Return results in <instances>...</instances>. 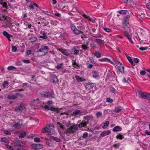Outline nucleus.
I'll return each instance as SVG.
<instances>
[{
  "mask_svg": "<svg viewBox=\"0 0 150 150\" xmlns=\"http://www.w3.org/2000/svg\"><path fill=\"white\" fill-rule=\"evenodd\" d=\"M25 142L19 140H17L13 143H11L12 146L13 150H25V148L23 147L25 144Z\"/></svg>",
  "mask_w": 150,
  "mask_h": 150,
  "instance_id": "nucleus-1",
  "label": "nucleus"
},
{
  "mask_svg": "<svg viewBox=\"0 0 150 150\" xmlns=\"http://www.w3.org/2000/svg\"><path fill=\"white\" fill-rule=\"evenodd\" d=\"M91 118L92 119L93 117L91 115H87L86 116H84L83 117V119L86 121H82L80 123L78 124V127L79 128H81L83 127H85L86 126L87 124L89 123V120Z\"/></svg>",
  "mask_w": 150,
  "mask_h": 150,
  "instance_id": "nucleus-2",
  "label": "nucleus"
},
{
  "mask_svg": "<svg viewBox=\"0 0 150 150\" xmlns=\"http://www.w3.org/2000/svg\"><path fill=\"white\" fill-rule=\"evenodd\" d=\"M138 93L139 97L144 99H149L150 98V94L146 92H143L141 91H138Z\"/></svg>",
  "mask_w": 150,
  "mask_h": 150,
  "instance_id": "nucleus-3",
  "label": "nucleus"
},
{
  "mask_svg": "<svg viewBox=\"0 0 150 150\" xmlns=\"http://www.w3.org/2000/svg\"><path fill=\"white\" fill-rule=\"evenodd\" d=\"M49 48L47 46H43L42 48L37 50V52H41L42 54V56L45 55L48 52Z\"/></svg>",
  "mask_w": 150,
  "mask_h": 150,
  "instance_id": "nucleus-4",
  "label": "nucleus"
},
{
  "mask_svg": "<svg viewBox=\"0 0 150 150\" xmlns=\"http://www.w3.org/2000/svg\"><path fill=\"white\" fill-rule=\"evenodd\" d=\"M71 30L75 34L78 35L81 33L82 34L83 33V32L79 30L73 24H71Z\"/></svg>",
  "mask_w": 150,
  "mask_h": 150,
  "instance_id": "nucleus-5",
  "label": "nucleus"
},
{
  "mask_svg": "<svg viewBox=\"0 0 150 150\" xmlns=\"http://www.w3.org/2000/svg\"><path fill=\"white\" fill-rule=\"evenodd\" d=\"M106 72L107 73L106 80H109L110 81L113 80L115 76L112 75V72L109 70L108 71H107Z\"/></svg>",
  "mask_w": 150,
  "mask_h": 150,
  "instance_id": "nucleus-6",
  "label": "nucleus"
},
{
  "mask_svg": "<svg viewBox=\"0 0 150 150\" xmlns=\"http://www.w3.org/2000/svg\"><path fill=\"white\" fill-rule=\"evenodd\" d=\"M58 50L61 52L63 54L67 56H70L71 55L70 52L67 49L59 48Z\"/></svg>",
  "mask_w": 150,
  "mask_h": 150,
  "instance_id": "nucleus-7",
  "label": "nucleus"
},
{
  "mask_svg": "<svg viewBox=\"0 0 150 150\" xmlns=\"http://www.w3.org/2000/svg\"><path fill=\"white\" fill-rule=\"evenodd\" d=\"M31 146L32 148L35 150L40 149L43 147V145L40 144H34L32 145Z\"/></svg>",
  "mask_w": 150,
  "mask_h": 150,
  "instance_id": "nucleus-8",
  "label": "nucleus"
},
{
  "mask_svg": "<svg viewBox=\"0 0 150 150\" xmlns=\"http://www.w3.org/2000/svg\"><path fill=\"white\" fill-rule=\"evenodd\" d=\"M24 108V105L21 104L19 106L16 107L15 108V111L16 112H21Z\"/></svg>",
  "mask_w": 150,
  "mask_h": 150,
  "instance_id": "nucleus-9",
  "label": "nucleus"
},
{
  "mask_svg": "<svg viewBox=\"0 0 150 150\" xmlns=\"http://www.w3.org/2000/svg\"><path fill=\"white\" fill-rule=\"evenodd\" d=\"M20 96L18 93H16L15 95H9L8 96L7 98L8 99H15L18 98V96Z\"/></svg>",
  "mask_w": 150,
  "mask_h": 150,
  "instance_id": "nucleus-10",
  "label": "nucleus"
},
{
  "mask_svg": "<svg viewBox=\"0 0 150 150\" xmlns=\"http://www.w3.org/2000/svg\"><path fill=\"white\" fill-rule=\"evenodd\" d=\"M111 133L110 130H108L103 132L100 134V136L103 137L106 135L110 134Z\"/></svg>",
  "mask_w": 150,
  "mask_h": 150,
  "instance_id": "nucleus-11",
  "label": "nucleus"
},
{
  "mask_svg": "<svg viewBox=\"0 0 150 150\" xmlns=\"http://www.w3.org/2000/svg\"><path fill=\"white\" fill-rule=\"evenodd\" d=\"M74 131L73 130L72 128V127L71 126L68 128H67L66 130L64 132V133L65 134H67L68 133H74Z\"/></svg>",
  "mask_w": 150,
  "mask_h": 150,
  "instance_id": "nucleus-12",
  "label": "nucleus"
},
{
  "mask_svg": "<svg viewBox=\"0 0 150 150\" xmlns=\"http://www.w3.org/2000/svg\"><path fill=\"white\" fill-rule=\"evenodd\" d=\"M51 81L53 82H57L58 81L57 77L54 75H52L51 76Z\"/></svg>",
  "mask_w": 150,
  "mask_h": 150,
  "instance_id": "nucleus-13",
  "label": "nucleus"
},
{
  "mask_svg": "<svg viewBox=\"0 0 150 150\" xmlns=\"http://www.w3.org/2000/svg\"><path fill=\"white\" fill-rule=\"evenodd\" d=\"M99 61L100 62H107L109 63H110L111 64L114 65L113 62H112L110 59L107 58H104L102 59H99Z\"/></svg>",
  "mask_w": 150,
  "mask_h": 150,
  "instance_id": "nucleus-14",
  "label": "nucleus"
},
{
  "mask_svg": "<svg viewBox=\"0 0 150 150\" xmlns=\"http://www.w3.org/2000/svg\"><path fill=\"white\" fill-rule=\"evenodd\" d=\"M81 113V112L79 110L76 109L72 113V116H75L79 115Z\"/></svg>",
  "mask_w": 150,
  "mask_h": 150,
  "instance_id": "nucleus-15",
  "label": "nucleus"
},
{
  "mask_svg": "<svg viewBox=\"0 0 150 150\" xmlns=\"http://www.w3.org/2000/svg\"><path fill=\"white\" fill-rule=\"evenodd\" d=\"M122 130V128L119 126H117L113 129L112 130L114 132H118L121 131Z\"/></svg>",
  "mask_w": 150,
  "mask_h": 150,
  "instance_id": "nucleus-16",
  "label": "nucleus"
},
{
  "mask_svg": "<svg viewBox=\"0 0 150 150\" xmlns=\"http://www.w3.org/2000/svg\"><path fill=\"white\" fill-rule=\"evenodd\" d=\"M50 138L51 139H53L54 141L57 142H61L60 139V138H58L56 137L51 136L50 137Z\"/></svg>",
  "mask_w": 150,
  "mask_h": 150,
  "instance_id": "nucleus-17",
  "label": "nucleus"
},
{
  "mask_svg": "<svg viewBox=\"0 0 150 150\" xmlns=\"http://www.w3.org/2000/svg\"><path fill=\"white\" fill-rule=\"evenodd\" d=\"M128 24L126 23H123V28L126 30H129V32L130 33L131 30L130 28L128 26Z\"/></svg>",
  "mask_w": 150,
  "mask_h": 150,
  "instance_id": "nucleus-18",
  "label": "nucleus"
},
{
  "mask_svg": "<svg viewBox=\"0 0 150 150\" xmlns=\"http://www.w3.org/2000/svg\"><path fill=\"white\" fill-rule=\"evenodd\" d=\"M55 96V94L53 92L50 93V92H47V97L49 98L51 97L52 98H54Z\"/></svg>",
  "mask_w": 150,
  "mask_h": 150,
  "instance_id": "nucleus-19",
  "label": "nucleus"
},
{
  "mask_svg": "<svg viewBox=\"0 0 150 150\" xmlns=\"http://www.w3.org/2000/svg\"><path fill=\"white\" fill-rule=\"evenodd\" d=\"M75 78L78 82L83 81H85V79H83L81 77L78 76H76Z\"/></svg>",
  "mask_w": 150,
  "mask_h": 150,
  "instance_id": "nucleus-20",
  "label": "nucleus"
},
{
  "mask_svg": "<svg viewBox=\"0 0 150 150\" xmlns=\"http://www.w3.org/2000/svg\"><path fill=\"white\" fill-rule=\"evenodd\" d=\"M1 142H4L7 144H9V142L7 139L6 137L2 138L1 139Z\"/></svg>",
  "mask_w": 150,
  "mask_h": 150,
  "instance_id": "nucleus-21",
  "label": "nucleus"
},
{
  "mask_svg": "<svg viewBox=\"0 0 150 150\" xmlns=\"http://www.w3.org/2000/svg\"><path fill=\"white\" fill-rule=\"evenodd\" d=\"M24 24L26 26V28H25V29H26L28 28H29L30 29H31V27L32 26L31 25L28 23V22L26 21H25L24 23Z\"/></svg>",
  "mask_w": 150,
  "mask_h": 150,
  "instance_id": "nucleus-22",
  "label": "nucleus"
},
{
  "mask_svg": "<svg viewBox=\"0 0 150 150\" xmlns=\"http://www.w3.org/2000/svg\"><path fill=\"white\" fill-rule=\"evenodd\" d=\"M130 17V16L128 15L126 16L125 18V20L123 23L129 24V19Z\"/></svg>",
  "mask_w": 150,
  "mask_h": 150,
  "instance_id": "nucleus-23",
  "label": "nucleus"
},
{
  "mask_svg": "<svg viewBox=\"0 0 150 150\" xmlns=\"http://www.w3.org/2000/svg\"><path fill=\"white\" fill-rule=\"evenodd\" d=\"M20 122V121H19L18 122L15 123L14 125H13V126L16 128L20 127L22 124V123H21Z\"/></svg>",
  "mask_w": 150,
  "mask_h": 150,
  "instance_id": "nucleus-24",
  "label": "nucleus"
},
{
  "mask_svg": "<svg viewBox=\"0 0 150 150\" xmlns=\"http://www.w3.org/2000/svg\"><path fill=\"white\" fill-rule=\"evenodd\" d=\"M47 133L49 134H52L53 133H54V130L53 129H52L50 130V129L48 128Z\"/></svg>",
  "mask_w": 150,
  "mask_h": 150,
  "instance_id": "nucleus-25",
  "label": "nucleus"
},
{
  "mask_svg": "<svg viewBox=\"0 0 150 150\" xmlns=\"http://www.w3.org/2000/svg\"><path fill=\"white\" fill-rule=\"evenodd\" d=\"M93 73L94 74L93 76V77L94 78H96L99 76L98 73V72L95 71H93Z\"/></svg>",
  "mask_w": 150,
  "mask_h": 150,
  "instance_id": "nucleus-26",
  "label": "nucleus"
},
{
  "mask_svg": "<svg viewBox=\"0 0 150 150\" xmlns=\"http://www.w3.org/2000/svg\"><path fill=\"white\" fill-rule=\"evenodd\" d=\"M46 143L47 145L49 146H52V141L50 139H47L46 141Z\"/></svg>",
  "mask_w": 150,
  "mask_h": 150,
  "instance_id": "nucleus-27",
  "label": "nucleus"
},
{
  "mask_svg": "<svg viewBox=\"0 0 150 150\" xmlns=\"http://www.w3.org/2000/svg\"><path fill=\"white\" fill-rule=\"evenodd\" d=\"M3 34L6 36V38L8 37V36H11V37H12V36L11 35H10L9 34H8L7 32L5 31H4L3 32Z\"/></svg>",
  "mask_w": 150,
  "mask_h": 150,
  "instance_id": "nucleus-28",
  "label": "nucleus"
},
{
  "mask_svg": "<svg viewBox=\"0 0 150 150\" xmlns=\"http://www.w3.org/2000/svg\"><path fill=\"white\" fill-rule=\"evenodd\" d=\"M72 65L76 66V68L77 69H78L79 68V65L78 64L76 63V62L74 60H73L72 61Z\"/></svg>",
  "mask_w": 150,
  "mask_h": 150,
  "instance_id": "nucleus-29",
  "label": "nucleus"
},
{
  "mask_svg": "<svg viewBox=\"0 0 150 150\" xmlns=\"http://www.w3.org/2000/svg\"><path fill=\"white\" fill-rule=\"evenodd\" d=\"M94 55L98 58L100 57L101 56V54L98 52H96L94 54Z\"/></svg>",
  "mask_w": 150,
  "mask_h": 150,
  "instance_id": "nucleus-30",
  "label": "nucleus"
},
{
  "mask_svg": "<svg viewBox=\"0 0 150 150\" xmlns=\"http://www.w3.org/2000/svg\"><path fill=\"white\" fill-rule=\"evenodd\" d=\"M26 135L25 132H22L19 136V137L20 138H22L25 137Z\"/></svg>",
  "mask_w": 150,
  "mask_h": 150,
  "instance_id": "nucleus-31",
  "label": "nucleus"
},
{
  "mask_svg": "<svg viewBox=\"0 0 150 150\" xmlns=\"http://www.w3.org/2000/svg\"><path fill=\"white\" fill-rule=\"evenodd\" d=\"M40 38L44 39H46L47 38V36L45 33H43L42 34V36H40Z\"/></svg>",
  "mask_w": 150,
  "mask_h": 150,
  "instance_id": "nucleus-32",
  "label": "nucleus"
},
{
  "mask_svg": "<svg viewBox=\"0 0 150 150\" xmlns=\"http://www.w3.org/2000/svg\"><path fill=\"white\" fill-rule=\"evenodd\" d=\"M96 42L98 43V45H100V43H104V40H103L101 39H96Z\"/></svg>",
  "mask_w": 150,
  "mask_h": 150,
  "instance_id": "nucleus-33",
  "label": "nucleus"
},
{
  "mask_svg": "<svg viewBox=\"0 0 150 150\" xmlns=\"http://www.w3.org/2000/svg\"><path fill=\"white\" fill-rule=\"evenodd\" d=\"M118 69L120 72L122 73H124V67L123 65L120 67H118Z\"/></svg>",
  "mask_w": 150,
  "mask_h": 150,
  "instance_id": "nucleus-34",
  "label": "nucleus"
},
{
  "mask_svg": "<svg viewBox=\"0 0 150 150\" xmlns=\"http://www.w3.org/2000/svg\"><path fill=\"white\" fill-rule=\"evenodd\" d=\"M109 122L108 121H106L104 124V125L103 126L102 128L103 129H105L108 126L109 124Z\"/></svg>",
  "mask_w": 150,
  "mask_h": 150,
  "instance_id": "nucleus-35",
  "label": "nucleus"
},
{
  "mask_svg": "<svg viewBox=\"0 0 150 150\" xmlns=\"http://www.w3.org/2000/svg\"><path fill=\"white\" fill-rule=\"evenodd\" d=\"M110 91L113 93L114 95H115L116 90L113 87H111L110 88Z\"/></svg>",
  "mask_w": 150,
  "mask_h": 150,
  "instance_id": "nucleus-36",
  "label": "nucleus"
},
{
  "mask_svg": "<svg viewBox=\"0 0 150 150\" xmlns=\"http://www.w3.org/2000/svg\"><path fill=\"white\" fill-rule=\"evenodd\" d=\"M50 109L51 111H53L55 112V111H57V112H58L59 111L58 110L57 108H56L52 107H50Z\"/></svg>",
  "mask_w": 150,
  "mask_h": 150,
  "instance_id": "nucleus-37",
  "label": "nucleus"
},
{
  "mask_svg": "<svg viewBox=\"0 0 150 150\" xmlns=\"http://www.w3.org/2000/svg\"><path fill=\"white\" fill-rule=\"evenodd\" d=\"M29 40L31 42H35L37 40V38L33 37L30 38Z\"/></svg>",
  "mask_w": 150,
  "mask_h": 150,
  "instance_id": "nucleus-38",
  "label": "nucleus"
},
{
  "mask_svg": "<svg viewBox=\"0 0 150 150\" xmlns=\"http://www.w3.org/2000/svg\"><path fill=\"white\" fill-rule=\"evenodd\" d=\"M78 125H72V126H71L72 127V128L73 129V130H76L78 129Z\"/></svg>",
  "mask_w": 150,
  "mask_h": 150,
  "instance_id": "nucleus-39",
  "label": "nucleus"
},
{
  "mask_svg": "<svg viewBox=\"0 0 150 150\" xmlns=\"http://www.w3.org/2000/svg\"><path fill=\"white\" fill-rule=\"evenodd\" d=\"M116 138L118 139H122L124 138V137L123 135L120 134H118L117 135Z\"/></svg>",
  "mask_w": 150,
  "mask_h": 150,
  "instance_id": "nucleus-40",
  "label": "nucleus"
},
{
  "mask_svg": "<svg viewBox=\"0 0 150 150\" xmlns=\"http://www.w3.org/2000/svg\"><path fill=\"white\" fill-rule=\"evenodd\" d=\"M120 145V143H118L115 144H113L112 146L115 148L118 149L119 148Z\"/></svg>",
  "mask_w": 150,
  "mask_h": 150,
  "instance_id": "nucleus-41",
  "label": "nucleus"
},
{
  "mask_svg": "<svg viewBox=\"0 0 150 150\" xmlns=\"http://www.w3.org/2000/svg\"><path fill=\"white\" fill-rule=\"evenodd\" d=\"M83 16L85 17L86 18L89 20V21H92V20L93 19L91 18L89 16H87L85 14H83Z\"/></svg>",
  "mask_w": 150,
  "mask_h": 150,
  "instance_id": "nucleus-42",
  "label": "nucleus"
},
{
  "mask_svg": "<svg viewBox=\"0 0 150 150\" xmlns=\"http://www.w3.org/2000/svg\"><path fill=\"white\" fill-rule=\"evenodd\" d=\"M124 33L125 35V36L127 38H129V37H130V35L129 33L127 31H125Z\"/></svg>",
  "mask_w": 150,
  "mask_h": 150,
  "instance_id": "nucleus-43",
  "label": "nucleus"
},
{
  "mask_svg": "<svg viewBox=\"0 0 150 150\" xmlns=\"http://www.w3.org/2000/svg\"><path fill=\"white\" fill-rule=\"evenodd\" d=\"M63 63H61V64H58L57 66L56 67V68L57 69H59L60 68H61L62 66L63 65Z\"/></svg>",
  "mask_w": 150,
  "mask_h": 150,
  "instance_id": "nucleus-44",
  "label": "nucleus"
},
{
  "mask_svg": "<svg viewBox=\"0 0 150 150\" xmlns=\"http://www.w3.org/2000/svg\"><path fill=\"white\" fill-rule=\"evenodd\" d=\"M7 16L5 15H3L2 17H0V20L2 21H4L6 19Z\"/></svg>",
  "mask_w": 150,
  "mask_h": 150,
  "instance_id": "nucleus-45",
  "label": "nucleus"
},
{
  "mask_svg": "<svg viewBox=\"0 0 150 150\" xmlns=\"http://www.w3.org/2000/svg\"><path fill=\"white\" fill-rule=\"evenodd\" d=\"M115 64L118 67H121L123 65L122 64L119 62H116Z\"/></svg>",
  "mask_w": 150,
  "mask_h": 150,
  "instance_id": "nucleus-46",
  "label": "nucleus"
},
{
  "mask_svg": "<svg viewBox=\"0 0 150 150\" xmlns=\"http://www.w3.org/2000/svg\"><path fill=\"white\" fill-rule=\"evenodd\" d=\"M8 84V82L7 81H5L3 84V87L5 88L7 87Z\"/></svg>",
  "mask_w": 150,
  "mask_h": 150,
  "instance_id": "nucleus-47",
  "label": "nucleus"
},
{
  "mask_svg": "<svg viewBox=\"0 0 150 150\" xmlns=\"http://www.w3.org/2000/svg\"><path fill=\"white\" fill-rule=\"evenodd\" d=\"M127 12V10H122L120 11L119 13L120 14H124L126 13Z\"/></svg>",
  "mask_w": 150,
  "mask_h": 150,
  "instance_id": "nucleus-48",
  "label": "nucleus"
},
{
  "mask_svg": "<svg viewBox=\"0 0 150 150\" xmlns=\"http://www.w3.org/2000/svg\"><path fill=\"white\" fill-rule=\"evenodd\" d=\"M42 12L43 13H44L45 14H47V15H48L49 16H52L51 13L48 11H42Z\"/></svg>",
  "mask_w": 150,
  "mask_h": 150,
  "instance_id": "nucleus-49",
  "label": "nucleus"
},
{
  "mask_svg": "<svg viewBox=\"0 0 150 150\" xmlns=\"http://www.w3.org/2000/svg\"><path fill=\"white\" fill-rule=\"evenodd\" d=\"M97 117L98 118L101 117L102 115V113L101 112H98L96 114Z\"/></svg>",
  "mask_w": 150,
  "mask_h": 150,
  "instance_id": "nucleus-50",
  "label": "nucleus"
},
{
  "mask_svg": "<svg viewBox=\"0 0 150 150\" xmlns=\"http://www.w3.org/2000/svg\"><path fill=\"white\" fill-rule=\"evenodd\" d=\"M7 69L8 70L10 71L11 70L16 69V68L13 66H10L8 67Z\"/></svg>",
  "mask_w": 150,
  "mask_h": 150,
  "instance_id": "nucleus-51",
  "label": "nucleus"
},
{
  "mask_svg": "<svg viewBox=\"0 0 150 150\" xmlns=\"http://www.w3.org/2000/svg\"><path fill=\"white\" fill-rule=\"evenodd\" d=\"M71 125L70 121H68L66 123V125L67 127H69Z\"/></svg>",
  "mask_w": 150,
  "mask_h": 150,
  "instance_id": "nucleus-52",
  "label": "nucleus"
},
{
  "mask_svg": "<svg viewBox=\"0 0 150 150\" xmlns=\"http://www.w3.org/2000/svg\"><path fill=\"white\" fill-rule=\"evenodd\" d=\"M47 129H48V127H45L42 129V132L43 133H45L47 132Z\"/></svg>",
  "mask_w": 150,
  "mask_h": 150,
  "instance_id": "nucleus-53",
  "label": "nucleus"
},
{
  "mask_svg": "<svg viewBox=\"0 0 150 150\" xmlns=\"http://www.w3.org/2000/svg\"><path fill=\"white\" fill-rule=\"evenodd\" d=\"M79 30L81 31L83 28V27L82 25L77 26L76 28Z\"/></svg>",
  "mask_w": 150,
  "mask_h": 150,
  "instance_id": "nucleus-54",
  "label": "nucleus"
},
{
  "mask_svg": "<svg viewBox=\"0 0 150 150\" xmlns=\"http://www.w3.org/2000/svg\"><path fill=\"white\" fill-rule=\"evenodd\" d=\"M81 46L83 49L84 50H87L88 49V47L86 45H82Z\"/></svg>",
  "mask_w": 150,
  "mask_h": 150,
  "instance_id": "nucleus-55",
  "label": "nucleus"
},
{
  "mask_svg": "<svg viewBox=\"0 0 150 150\" xmlns=\"http://www.w3.org/2000/svg\"><path fill=\"white\" fill-rule=\"evenodd\" d=\"M17 49V47L16 46H13L12 47V50L13 52H16V51Z\"/></svg>",
  "mask_w": 150,
  "mask_h": 150,
  "instance_id": "nucleus-56",
  "label": "nucleus"
},
{
  "mask_svg": "<svg viewBox=\"0 0 150 150\" xmlns=\"http://www.w3.org/2000/svg\"><path fill=\"white\" fill-rule=\"evenodd\" d=\"M6 147L8 149H10L11 150H13L12 149V146H10L9 145L6 144H5Z\"/></svg>",
  "mask_w": 150,
  "mask_h": 150,
  "instance_id": "nucleus-57",
  "label": "nucleus"
},
{
  "mask_svg": "<svg viewBox=\"0 0 150 150\" xmlns=\"http://www.w3.org/2000/svg\"><path fill=\"white\" fill-rule=\"evenodd\" d=\"M3 6L4 8L7 9V3L6 2H4L3 4Z\"/></svg>",
  "mask_w": 150,
  "mask_h": 150,
  "instance_id": "nucleus-58",
  "label": "nucleus"
},
{
  "mask_svg": "<svg viewBox=\"0 0 150 150\" xmlns=\"http://www.w3.org/2000/svg\"><path fill=\"white\" fill-rule=\"evenodd\" d=\"M40 141V138L38 137H35L34 139V141L35 142H39Z\"/></svg>",
  "mask_w": 150,
  "mask_h": 150,
  "instance_id": "nucleus-59",
  "label": "nucleus"
},
{
  "mask_svg": "<svg viewBox=\"0 0 150 150\" xmlns=\"http://www.w3.org/2000/svg\"><path fill=\"white\" fill-rule=\"evenodd\" d=\"M106 101L107 102L112 103L113 101V100L110 98H108L106 99Z\"/></svg>",
  "mask_w": 150,
  "mask_h": 150,
  "instance_id": "nucleus-60",
  "label": "nucleus"
},
{
  "mask_svg": "<svg viewBox=\"0 0 150 150\" xmlns=\"http://www.w3.org/2000/svg\"><path fill=\"white\" fill-rule=\"evenodd\" d=\"M4 134L8 135H10L11 134V132H9L7 131V130H5L4 131Z\"/></svg>",
  "mask_w": 150,
  "mask_h": 150,
  "instance_id": "nucleus-61",
  "label": "nucleus"
},
{
  "mask_svg": "<svg viewBox=\"0 0 150 150\" xmlns=\"http://www.w3.org/2000/svg\"><path fill=\"white\" fill-rule=\"evenodd\" d=\"M88 136V134L87 133L85 132L84 133L82 136V137L85 138H86Z\"/></svg>",
  "mask_w": 150,
  "mask_h": 150,
  "instance_id": "nucleus-62",
  "label": "nucleus"
},
{
  "mask_svg": "<svg viewBox=\"0 0 150 150\" xmlns=\"http://www.w3.org/2000/svg\"><path fill=\"white\" fill-rule=\"evenodd\" d=\"M148 48L147 47H141L139 48V50L141 51H144L147 49Z\"/></svg>",
  "mask_w": 150,
  "mask_h": 150,
  "instance_id": "nucleus-63",
  "label": "nucleus"
},
{
  "mask_svg": "<svg viewBox=\"0 0 150 150\" xmlns=\"http://www.w3.org/2000/svg\"><path fill=\"white\" fill-rule=\"evenodd\" d=\"M33 103H35L37 104L39 103L40 102L39 100V99L37 98L36 100H33Z\"/></svg>",
  "mask_w": 150,
  "mask_h": 150,
  "instance_id": "nucleus-64",
  "label": "nucleus"
}]
</instances>
